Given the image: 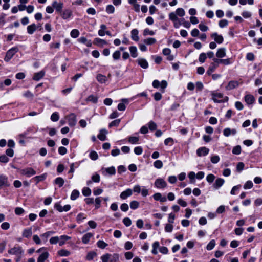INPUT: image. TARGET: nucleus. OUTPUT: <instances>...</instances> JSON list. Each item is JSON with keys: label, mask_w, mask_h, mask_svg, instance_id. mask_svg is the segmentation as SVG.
Wrapping results in <instances>:
<instances>
[{"label": "nucleus", "mask_w": 262, "mask_h": 262, "mask_svg": "<svg viewBox=\"0 0 262 262\" xmlns=\"http://www.w3.org/2000/svg\"><path fill=\"white\" fill-rule=\"evenodd\" d=\"M96 256V253L95 252H89L86 255V259L88 260H92Z\"/></svg>", "instance_id": "obj_39"}, {"label": "nucleus", "mask_w": 262, "mask_h": 262, "mask_svg": "<svg viewBox=\"0 0 262 262\" xmlns=\"http://www.w3.org/2000/svg\"><path fill=\"white\" fill-rule=\"evenodd\" d=\"M100 258L102 262H108L110 260V254L106 253L101 256Z\"/></svg>", "instance_id": "obj_40"}, {"label": "nucleus", "mask_w": 262, "mask_h": 262, "mask_svg": "<svg viewBox=\"0 0 262 262\" xmlns=\"http://www.w3.org/2000/svg\"><path fill=\"white\" fill-rule=\"evenodd\" d=\"M106 29V26L104 24H102L100 26V29L98 31V34L100 36H103L105 35V29Z\"/></svg>", "instance_id": "obj_32"}, {"label": "nucleus", "mask_w": 262, "mask_h": 262, "mask_svg": "<svg viewBox=\"0 0 262 262\" xmlns=\"http://www.w3.org/2000/svg\"><path fill=\"white\" fill-rule=\"evenodd\" d=\"M79 195V192L77 190H74L71 195V199L72 200H76Z\"/></svg>", "instance_id": "obj_38"}, {"label": "nucleus", "mask_w": 262, "mask_h": 262, "mask_svg": "<svg viewBox=\"0 0 262 262\" xmlns=\"http://www.w3.org/2000/svg\"><path fill=\"white\" fill-rule=\"evenodd\" d=\"M215 177V176L212 174H208L206 177V180L209 183H212L214 180Z\"/></svg>", "instance_id": "obj_64"}, {"label": "nucleus", "mask_w": 262, "mask_h": 262, "mask_svg": "<svg viewBox=\"0 0 262 262\" xmlns=\"http://www.w3.org/2000/svg\"><path fill=\"white\" fill-rule=\"evenodd\" d=\"M91 193V189L88 187H85L82 190V194L84 196H89Z\"/></svg>", "instance_id": "obj_53"}, {"label": "nucleus", "mask_w": 262, "mask_h": 262, "mask_svg": "<svg viewBox=\"0 0 262 262\" xmlns=\"http://www.w3.org/2000/svg\"><path fill=\"white\" fill-rule=\"evenodd\" d=\"M132 193H133L132 190L130 189H127L126 190L121 192L120 196L121 199H122L123 200H125L128 196H130V195H132Z\"/></svg>", "instance_id": "obj_9"}, {"label": "nucleus", "mask_w": 262, "mask_h": 262, "mask_svg": "<svg viewBox=\"0 0 262 262\" xmlns=\"http://www.w3.org/2000/svg\"><path fill=\"white\" fill-rule=\"evenodd\" d=\"M102 171L103 173L104 171H106L107 173L113 175L115 174L116 173L115 168L113 167H110L106 168H102Z\"/></svg>", "instance_id": "obj_23"}, {"label": "nucleus", "mask_w": 262, "mask_h": 262, "mask_svg": "<svg viewBox=\"0 0 262 262\" xmlns=\"http://www.w3.org/2000/svg\"><path fill=\"white\" fill-rule=\"evenodd\" d=\"M154 199L156 201H160L161 202H164L166 201V198L165 196H162L160 193H156L153 195Z\"/></svg>", "instance_id": "obj_18"}, {"label": "nucleus", "mask_w": 262, "mask_h": 262, "mask_svg": "<svg viewBox=\"0 0 262 262\" xmlns=\"http://www.w3.org/2000/svg\"><path fill=\"white\" fill-rule=\"evenodd\" d=\"M159 247V243L158 242H155L152 244V253L156 255L157 254V249Z\"/></svg>", "instance_id": "obj_33"}, {"label": "nucleus", "mask_w": 262, "mask_h": 262, "mask_svg": "<svg viewBox=\"0 0 262 262\" xmlns=\"http://www.w3.org/2000/svg\"><path fill=\"white\" fill-rule=\"evenodd\" d=\"M86 100L88 101H91L93 102L94 103H97L98 101V98L97 97L94 96V95H90L89 96L87 99Z\"/></svg>", "instance_id": "obj_45"}, {"label": "nucleus", "mask_w": 262, "mask_h": 262, "mask_svg": "<svg viewBox=\"0 0 262 262\" xmlns=\"http://www.w3.org/2000/svg\"><path fill=\"white\" fill-rule=\"evenodd\" d=\"M148 127L150 130H156L157 128V124L154 121H150L148 123Z\"/></svg>", "instance_id": "obj_54"}, {"label": "nucleus", "mask_w": 262, "mask_h": 262, "mask_svg": "<svg viewBox=\"0 0 262 262\" xmlns=\"http://www.w3.org/2000/svg\"><path fill=\"white\" fill-rule=\"evenodd\" d=\"M18 48L16 47L12 48L9 50L6 53V55L4 58L5 60L7 62L9 61L14 55L18 52Z\"/></svg>", "instance_id": "obj_1"}, {"label": "nucleus", "mask_w": 262, "mask_h": 262, "mask_svg": "<svg viewBox=\"0 0 262 262\" xmlns=\"http://www.w3.org/2000/svg\"><path fill=\"white\" fill-rule=\"evenodd\" d=\"M72 15V11L69 9L64 10L61 12V16L63 19H67L71 17Z\"/></svg>", "instance_id": "obj_14"}, {"label": "nucleus", "mask_w": 262, "mask_h": 262, "mask_svg": "<svg viewBox=\"0 0 262 262\" xmlns=\"http://www.w3.org/2000/svg\"><path fill=\"white\" fill-rule=\"evenodd\" d=\"M209 152V149L205 147H203L198 149L196 151V153L198 156L201 157L202 156H205L207 155Z\"/></svg>", "instance_id": "obj_8"}, {"label": "nucleus", "mask_w": 262, "mask_h": 262, "mask_svg": "<svg viewBox=\"0 0 262 262\" xmlns=\"http://www.w3.org/2000/svg\"><path fill=\"white\" fill-rule=\"evenodd\" d=\"M216 67L217 65L214 63H212L209 67L208 70L207 71L208 74H211L215 70Z\"/></svg>", "instance_id": "obj_43"}, {"label": "nucleus", "mask_w": 262, "mask_h": 262, "mask_svg": "<svg viewBox=\"0 0 262 262\" xmlns=\"http://www.w3.org/2000/svg\"><path fill=\"white\" fill-rule=\"evenodd\" d=\"M36 29V27L34 24L29 25L27 27V31L28 33L30 34H33Z\"/></svg>", "instance_id": "obj_29"}, {"label": "nucleus", "mask_w": 262, "mask_h": 262, "mask_svg": "<svg viewBox=\"0 0 262 262\" xmlns=\"http://www.w3.org/2000/svg\"><path fill=\"white\" fill-rule=\"evenodd\" d=\"M59 115L57 113H53L51 116V119L52 121L56 122L59 120Z\"/></svg>", "instance_id": "obj_55"}, {"label": "nucleus", "mask_w": 262, "mask_h": 262, "mask_svg": "<svg viewBox=\"0 0 262 262\" xmlns=\"http://www.w3.org/2000/svg\"><path fill=\"white\" fill-rule=\"evenodd\" d=\"M93 236V234L91 233H88L83 235L82 238V241L84 244H87L90 238Z\"/></svg>", "instance_id": "obj_25"}, {"label": "nucleus", "mask_w": 262, "mask_h": 262, "mask_svg": "<svg viewBox=\"0 0 262 262\" xmlns=\"http://www.w3.org/2000/svg\"><path fill=\"white\" fill-rule=\"evenodd\" d=\"M49 255V254L47 251L43 252L38 257L37 262H45L48 258Z\"/></svg>", "instance_id": "obj_13"}, {"label": "nucleus", "mask_w": 262, "mask_h": 262, "mask_svg": "<svg viewBox=\"0 0 262 262\" xmlns=\"http://www.w3.org/2000/svg\"><path fill=\"white\" fill-rule=\"evenodd\" d=\"M254 100V97L251 95H247L245 96V101L248 104H252Z\"/></svg>", "instance_id": "obj_24"}, {"label": "nucleus", "mask_w": 262, "mask_h": 262, "mask_svg": "<svg viewBox=\"0 0 262 262\" xmlns=\"http://www.w3.org/2000/svg\"><path fill=\"white\" fill-rule=\"evenodd\" d=\"M90 157L93 160H96L98 158V155L96 151H93L90 154Z\"/></svg>", "instance_id": "obj_56"}, {"label": "nucleus", "mask_w": 262, "mask_h": 262, "mask_svg": "<svg viewBox=\"0 0 262 262\" xmlns=\"http://www.w3.org/2000/svg\"><path fill=\"white\" fill-rule=\"evenodd\" d=\"M215 245V241L211 240L207 245V247H206L207 249L208 250H211L214 247Z\"/></svg>", "instance_id": "obj_52"}, {"label": "nucleus", "mask_w": 262, "mask_h": 262, "mask_svg": "<svg viewBox=\"0 0 262 262\" xmlns=\"http://www.w3.org/2000/svg\"><path fill=\"white\" fill-rule=\"evenodd\" d=\"M156 42V40L154 38H148L144 40V42L148 45L154 44Z\"/></svg>", "instance_id": "obj_37"}, {"label": "nucleus", "mask_w": 262, "mask_h": 262, "mask_svg": "<svg viewBox=\"0 0 262 262\" xmlns=\"http://www.w3.org/2000/svg\"><path fill=\"white\" fill-rule=\"evenodd\" d=\"M20 174L22 175L26 176L28 177H30L36 174V171L31 167H28L20 170Z\"/></svg>", "instance_id": "obj_3"}, {"label": "nucleus", "mask_w": 262, "mask_h": 262, "mask_svg": "<svg viewBox=\"0 0 262 262\" xmlns=\"http://www.w3.org/2000/svg\"><path fill=\"white\" fill-rule=\"evenodd\" d=\"M253 183L251 181H248L245 184L244 188L245 189H250L253 187Z\"/></svg>", "instance_id": "obj_57"}, {"label": "nucleus", "mask_w": 262, "mask_h": 262, "mask_svg": "<svg viewBox=\"0 0 262 262\" xmlns=\"http://www.w3.org/2000/svg\"><path fill=\"white\" fill-rule=\"evenodd\" d=\"M155 186L158 188H164L167 186V183L163 179L159 178L156 180Z\"/></svg>", "instance_id": "obj_4"}, {"label": "nucleus", "mask_w": 262, "mask_h": 262, "mask_svg": "<svg viewBox=\"0 0 262 262\" xmlns=\"http://www.w3.org/2000/svg\"><path fill=\"white\" fill-rule=\"evenodd\" d=\"M32 234V229H25L23 233V236L25 237H29Z\"/></svg>", "instance_id": "obj_31"}, {"label": "nucleus", "mask_w": 262, "mask_h": 262, "mask_svg": "<svg viewBox=\"0 0 262 262\" xmlns=\"http://www.w3.org/2000/svg\"><path fill=\"white\" fill-rule=\"evenodd\" d=\"M115 11V8L112 5H109L107 6L106 8V11L107 13L112 14Z\"/></svg>", "instance_id": "obj_48"}, {"label": "nucleus", "mask_w": 262, "mask_h": 262, "mask_svg": "<svg viewBox=\"0 0 262 262\" xmlns=\"http://www.w3.org/2000/svg\"><path fill=\"white\" fill-rule=\"evenodd\" d=\"M58 253L61 256H68L70 254V251L64 249L58 251Z\"/></svg>", "instance_id": "obj_34"}, {"label": "nucleus", "mask_w": 262, "mask_h": 262, "mask_svg": "<svg viewBox=\"0 0 262 262\" xmlns=\"http://www.w3.org/2000/svg\"><path fill=\"white\" fill-rule=\"evenodd\" d=\"M132 39L135 41H138L139 37L138 36V30L136 29H134L131 31Z\"/></svg>", "instance_id": "obj_20"}, {"label": "nucleus", "mask_w": 262, "mask_h": 262, "mask_svg": "<svg viewBox=\"0 0 262 262\" xmlns=\"http://www.w3.org/2000/svg\"><path fill=\"white\" fill-rule=\"evenodd\" d=\"M54 233V231H50L47 232L41 235V237L45 238V240L47 241L49 236Z\"/></svg>", "instance_id": "obj_59"}, {"label": "nucleus", "mask_w": 262, "mask_h": 262, "mask_svg": "<svg viewBox=\"0 0 262 262\" xmlns=\"http://www.w3.org/2000/svg\"><path fill=\"white\" fill-rule=\"evenodd\" d=\"M97 245L100 248L104 249L107 246V244L103 241L100 240L97 242Z\"/></svg>", "instance_id": "obj_41"}, {"label": "nucleus", "mask_w": 262, "mask_h": 262, "mask_svg": "<svg viewBox=\"0 0 262 262\" xmlns=\"http://www.w3.org/2000/svg\"><path fill=\"white\" fill-rule=\"evenodd\" d=\"M70 238V237L68 236H67V235H62L60 237H59V241L58 242H59V245L60 246H62V245H63L65 243V242L68 239H69Z\"/></svg>", "instance_id": "obj_26"}, {"label": "nucleus", "mask_w": 262, "mask_h": 262, "mask_svg": "<svg viewBox=\"0 0 262 262\" xmlns=\"http://www.w3.org/2000/svg\"><path fill=\"white\" fill-rule=\"evenodd\" d=\"M212 99L215 102H221L222 101L220 99L223 98V95L222 93H212Z\"/></svg>", "instance_id": "obj_12"}, {"label": "nucleus", "mask_w": 262, "mask_h": 262, "mask_svg": "<svg viewBox=\"0 0 262 262\" xmlns=\"http://www.w3.org/2000/svg\"><path fill=\"white\" fill-rule=\"evenodd\" d=\"M45 75V72L43 71H40L38 73H36L33 77V79L35 81H38L42 78Z\"/></svg>", "instance_id": "obj_22"}, {"label": "nucleus", "mask_w": 262, "mask_h": 262, "mask_svg": "<svg viewBox=\"0 0 262 262\" xmlns=\"http://www.w3.org/2000/svg\"><path fill=\"white\" fill-rule=\"evenodd\" d=\"M107 134V131L105 129H101L98 135V139L101 141H104L106 139V134Z\"/></svg>", "instance_id": "obj_17"}, {"label": "nucleus", "mask_w": 262, "mask_h": 262, "mask_svg": "<svg viewBox=\"0 0 262 262\" xmlns=\"http://www.w3.org/2000/svg\"><path fill=\"white\" fill-rule=\"evenodd\" d=\"M66 118L68 119V124L70 126H74L76 125L77 121L76 116L74 114L72 113L66 116Z\"/></svg>", "instance_id": "obj_5"}, {"label": "nucleus", "mask_w": 262, "mask_h": 262, "mask_svg": "<svg viewBox=\"0 0 262 262\" xmlns=\"http://www.w3.org/2000/svg\"><path fill=\"white\" fill-rule=\"evenodd\" d=\"M224 182L225 181L223 179L217 178L213 184V186L214 189H218L224 184Z\"/></svg>", "instance_id": "obj_10"}, {"label": "nucleus", "mask_w": 262, "mask_h": 262, "mask_svg": "<svg viewBox=\"0 0 262 262\" xmlns=\"http://www.w3.org/2000/svg\"><path fill=\"white\" fill-rule=\"evenodd\" d=\"M139 138L137 137H130L128 138V141L132 144H135L138 142Z\"/></svg>", "instance_id": "obj_60"}, {"label": "nucleus", "mask_w": 262, "mask_h": 262, "mask_svg": "<svg viewBox=\"0 0 262 262\" xmlns=\"http://www.w3.org/2000/svg\"><path fill=\"white\" fill-rule=\"evenodd\" d=\"M129 51H130L131 55L133 57L136 58L137 57V56H138L137 49L136 47H135V46L130 47Z\"/></svg>", "instance_id": "obj_27"}, {"label": "nucleus", "mask_w": 262, "mask_h": 262, "mask_svg": "<svg viewBox=\"0 0 262 262\" xmlns=\"http://www.w3.org/2000/svg\"><path fill=\"white\" fill-rule=\"evenodd\" d=\"M63 3L62 2H58L56 1H55L52 3V7L55 8L56 11L61 13L62 9L63 8Z\"/></svg>", "instance_id": "obj_7"}, {"label": "nucleus", "mask_w": 262, "mask_h": 262, "mask_svg": "<svg viewBox=\"0 0 262 262\" xmlns=\"http://www.w3.org/2000/svg\"><path fill=\"white\" fill-rule=\"evenodd\" d=\"M59 241V237L58 236L52 237L50 239L51 244H56Z\"/></svg>", "instance_id": "obj_63"}, {"label": "nucleus", "mask_w": 262, "mask_h": 262, "mask_svg": "<svg viewBox=\"0 0 262 262\" xmlns=\"http://www.w3.org/2000/svg\"><path fill=\"white\" fill-rule=\"evenodd\" d=\"M8 253L10 254L15 255L17 257H20L23 253V250L21 247L19 246L15 247L9 250Z\"/></svg>", "instance_id": "obj_2"}, {"label": "nucleus", "mask_w": 262, "mask_h": 262, "mask_svg": "<svg viewBox=\"0 0 262 262\" xmlns=\"http://www.w3.org/2000/svg\"><path fill=\"white\" fill-rule=\"evenodd\" d=\"M239 83L237 81H230L226 86V89L227 90H230L237 87Z\"/></svg>", "instance_id": "obj_11"}, {"label": "nucleus", "mask_w": 262, "mask_h": 262, "mask_svg": "<svg viewBox=\"0 0 262 262\" xmlns=\"http://www.w3.org/2000/svg\"><path fill=\"white\" fill-rule=\"evenodd\" d=\"M120 122V119H116L112 121L108 125L109 127H112L113 126H117Z\"/></svg>", "instance_id": "obj_49"}, {"label": "nucleus", "mask_w": 262, "mask_h": 262, "mask_svg": "<svg viewBox=\"0 0 262 262\" xmlns=\"http://www.w3.org/2000/svg\"><path fill=\"white\" fill-rule=\"evenodd\" d=\"M176 13L177 15L181 17L184 16L185 14L184 10L181 8L177 9Z\"/></svg>", "instance_id": "obj_51"}, {"label": "nucleus", "mask_w": 262, "mask_h": 262, "mask_svg": "<svg viewBox=\"0 0 262 262\" xmlns=\"http://www.w3.org/2000/svg\"><path fill=\"white\" fill-rule=\"evenodd\" d=\"M206 58V54L204 53H202L199 56V60L200 62L203 63L205 61Z\"/></svg>", "instance_id": "obj_61"}, {"label": "nucleus", "mask_w": 262, "mask_h": 262, "mask_svg": "<svg viewBox=\"0 0 262 262\" xmlns=\"http://www.w3.org/2000/svg\"><path fill=\"white\" fill-rule=\"evenodd\" d=\"M154 165L156 168L160 169L163 166V163L161 160H156L154 163Z\"/></svg>", "instance_id": "obj_50"}, {"label": "nucleus", "mask_w": 262, "mask_h": 262, "mask_svg": "<svg viewBox=\"0 0 262 262\" xmlns=\"http://www.w3.org/2000/svg\"><path fill=\"white\" fill-rule=\"evenodd\" d=\"M10 185L8 178L4 175H0V188L2 187H9Z\"/></svg>", "instance_id": "obj_6"}, {"label": "nucleus", "mask_w": 262, "mask_h": 262, "mask_svg": "<svg viewBox=\"0 0 262 262\" xmlns=\"http://www.w3.org/2000/svg\"><path fill=\"white\" fill-rule=\"evenodd\" d=\"M232 152L235 155H239L241 152V147L239 145L235 146L232 149Z\"/></svg>", "instance_id": "obj_47"}, {"label": "nucleus", "mask_w": 262, "mask_h": 262, "mask_svg": "<svg viewBox=\"0 0 262 262\" xmlns=\"http://www.w3.org/2000/svg\"><path fill=\"white\" fill-rule=\"evenodd\" d=\"M119 260V256L118 254L114 253L113 254H110V262H118Z\"/></svg>", "instance_id": "obj_28"}, {"label": "nucleus", "mask_w": 262, "mask_h": 262, "mask_svg": "<svg viewBox=\"0 0 262 262\" xmlns=\"http://www.w3.org/2000/svg\"><path fill=\"white\" fill-rule=\"evenodd\" d=\"M94 43L96 45H99L100 43L105 45L107 43V42L105 40L103 39L99 38H96L94 40Z\"/></svg>", "instance_id": "obj_42"}, {"label": "nucleus", "mask_w": 262, "mask_h": 262, "mask_svg": "<svg viewBox=\"0 0 262 262\" xmlns=\"http://www.w3.org/2000/svg\"><path fill=\"white\" fill-rule=\"evenodd\" d=\"M211 37L213 38L214 40L218 43H222L224 40L223 36L217 34L216 33L212 34Z\"/></svg>", "instance_id": "obj_16"}, {"label": "nucleus", "mask_w": 262, "mask_h": 262, "mask_svg": "<svg viewBox=\"0 0 262 262\" xmlns=\"http://www.w3.org/2000/svg\"><path fill=\"white\" fill-rule=\"evenodd\" d=\"M216 56L218 58H223L226 56V49L225 48H222L217 50L216 53Z\"/></svg>", "instance_id": "obj_19"}, {"label": "nucleus", "mask_w": 262, "mask_h": 262, "mask_svg": "<svg viewBox=\"0 0 262 262\" xmlns=\"http://www.w3.org/2000/svg\"><path fill=\"white\" fill-rule=\"evenodd\" d=\"M236 133V130L235 129H230L229 128H226L223 130V134L226 137H228L231 135H235Z\"/></svg>", "instance_id": "obj_15"}, {"label": "nucleus", "mask_w": 262, "mask_h": 262, "mask_svg": "<svg viewBox=\"0 0 262 262\" xmlns=\"http://www.w3.org/2000/svg\"><path fill=\"white\" fill-rule=\"evenodd\" d=\"M172 230L173 226L171 223L166 224L165 227V230L166 232H171L172 231Z\"/></svg>", "instance_id": "obj_58"}, {"label": "nucleus", "mask_w": 262, "mask_h": 262, "mask_svg": "<svg viewBox=\"0 0 262 262\" xmlns=\"http://www.w3.org/2000/svg\"><path fill=\"white\" fill-rule=\"evenodd\" d=\"M55 183L60 187L63 186L64 181L62 178L58 177L55 179Z\"/></svg>", "instance_id": "obj_36"}, {"label": "nucleus", "mask_w": 262, "mask_h": 262, "mask_svg": "<svg viewBox=\"0 0 262 262\" xmlns=\"http://www.w3.org/2000/svg\"><path fill=\"white\" fill-rule=\"evenodd\" d=\"M139 206V203L137 201H133L130 203V207L133 209H137Z\"/></svg>", "instance_id": "obj_44"}, {"label": "nucleus", "mask_w": 262, "mask_h": 262, "mask_svg": "<svg viewBox=\"0 0 262 262\" xmlns=\"http://www.w3.org/2000/svg\"><path fill=\"white\" fill-rule=\"evenodd\" d=\"M228 21L226 19H222L219 21V25L221 28H223L228 25Z\"/></svg>", "instance_id": "obj_62"}, {"label": "nucleus", "mask_w": 262, "mask_h": 262, "mask_svg": "<svg viewBox=\"0 0 262 262\" xmlns=\"http://www.w3.org/2000/svg\"><path fill=\"white\" fill-rule=\"evenodd\" d=\"M138 64L144 69H147L148 67V64L147 61L142 58H139L137 60Z\"/></svg>", "instance_id": "obj_21"}, {"label": "nucleus", "mask_w": 262, "mask_h": 262, "mask_svg": "<svg viewBox=\"0 0 262 262\" xmlns=\"http://www.w3.org/2000/svg\"><path fill=\"white\" fill-rule=\"evenodd\" d=\"M177 15L176 13H174V12H171L169 14V19L173 22L179 21V18Z\"/></svg>", "instance_id": "obj_35"}, {"label": "nucleus", "mask_w": 262, "mask_h": 262, "mask_svg": "<svg viewBox=\"0 0 262 262\" xmlns=\"http://www.w3.org/2000/svg\"><path fill=\"white\" fill-rule=\"evenodd\" d=\"M96 78L97 80L101 83H105L106 81V76L100 74L97 75Z\"/></svg>", "instance_id": "obj_30"}, {"label": "nucleus", "mask_w": 262, "mask_h": 262, "mask_svg": "<svg viewBox=\"0 0 262 262\" xmlns=\"http://www.w3.org/2000/svg\"><path fill=\"white\" fill-rule=\"evenodd\" d=\"M70 35L73 38H77L79 35V32L77 29H73L70 33Z\"/></svg>", "instance_id": "obj_46"}]
</instances>
